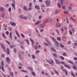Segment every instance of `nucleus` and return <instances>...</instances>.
Instances as JSON below:
<instances>
[{
	"instance_id": "26",
	"label": "nucleus",
	"mask_w": 77,
	"mask_h": 77,
	"mask_svg": "<svg viewBox=\"0 0 77 77\" xmlns=\"http://www.w3.org/2000/svg\"><path fill=\"white\" fill-rule=\"evenodd\" d=\"M71 75H72V76H73V77H75V75L74 73H73V72H71Z\"/></svg>"
},
{
	"instance_id": "21",
	"label": "nucleus",
	"mask_w": 77,
	"mask_h": 77,
	"mask_svg": "<svg viewBox=\"0 0 77 77\" xmlns=\"http://www.w3.org/2000/svg\"><path fill=\"white\" fill-rule=\"evenodd\" d=\"M7 52L8 54H9V49L8 48L7 49Z\"/></svg>"
},
{
	"instance_id": "45",
	"label": "nucleus",
	"mask_w": 77,
	"mask_h": 77,
	"mask_svg": "<svg viewBox=\"0 0 77 77\" xmlns=\"http://www.w3.org/2000/svg\"><path fill=\"white\" fill-rule=\"evenodd\" d=\"M73 69H75L76 70H77V68L75 66H73Z\"/></svg>"
},
{
	"instance_id": "36",
	"label": "nucleus",
	"mask_w": 77,
	"mask_h": 77,
	"mask_svg": "<svg viewBox=\"0 0 77 77\" xmlns=\"http://www.w3.org/2000/svg\"><path fill=\"white\" fill-rule=\"evenodd\" d=\"M64 12L65 14H68V12L67 11H64Z\"/></svg>"
},
{
	"instance_id": "41",
	"label": "nucleus",
	"mask_w": 77,
	"mask_h": 77,
	"mask_svg": "<svg viewBox=\"0 0 77 77\" xmlns=\"http://www.w3.org/2000/svg\"><path fill=\"white\" fill-rule=\"evenodd\" d=\"M27 18H28V17H24L23 16V19H24V20H27Z\"/></svg>"
},
{
	"instance_id": "15",
	"label": "nucleus",
	"mask_w": 77,
	"mask_h": 77,
	"mask_svg": "<svg viewBox=\"0 0 77 77\" xmlns=\"http://www.w3.org/2000/svg\"><path fill=\"white\" fill-rule=\"evenodd\" d=\"M68 9L69 11H72V8L71 7H69L68 8Z\"/></svg>"
},
{
	"instance_id": "59",
	"label": "nucleus",
	"mask_w": 77,
	"mask_h": 77,
	"mask_svg": "<svg viewBox=\"0 0 77 77\" xmlns=\"http://www.w3.org/2000/svg\"><path fill=\"white\" fill-rule=\"evenodd\" d=\"M45 66H48H48H49V65L48 64H45Z\"/></svg>"
},
{
	"instance_id": "42",
	"label": "nucleus",
	"mask_w": 77,
	"mask_h": 77,
	"mask_svg": "<svg viewBox=\"0 0 77 77\" xmlns=\"http://www.w3.org/2000/svg\"><path fill=\"white\" fill-rule=\"evenodd\" d=\"M68 62H69V63H72V64H73V62L69 60H68Z\"/></svg>"
},
{
	"instance_id": "20",
	"label": "nucleus",
	"mask_w": 77,
	"mask_h": 77,
	"mask_svg": "<svg viewBox=\"0 0 77 77\" xmlns=\"http://www.w3.org/2000/svg\"><path fill=\"white\" fill-rule=\"evenodd\" d=\"M57 41H61V39L59 37H57Z\"/></svg>"
},
{
	"instance_id": "6",
	"label": "nucleus",
	"mask_w": 77,
	"mask_h": 77,
	"mask_svg": "<svg viewBox=\"0 0 77 77\" xmlns=\"http://www.w3.org/2000/svg\"><path fill=\"white\" fill-rule=\"evenodd\" d=\"M45 3L46 4L47 6H48L50 5V1H45Z\"/></svg>"
},
{
	"instance_id": "53",
	"label": "nucleus",
	"mask_w": 77,
	"mask_h": 77,
	"mask_svg": "<svg viewBox=\"0 0 77 77\" xmlns=\"http://www.w3.org/2000/svg\"><path fill=\"white\" fill-rule=\"evenodd\" d=\"M53 56H54L56 57H57V55H56V54L54 53Z\"/></svg>"
},
{
	"instance_id": "34",
	"label": "nucleus",
	"mask_w": 77,
	"mask_h": 77,
	"mask_svg": "<svg viewBox=\"0 0 77 77\" xmlns=\"http://www.w3.org/2000/svg\"><path fill=\"white\" fill-rule=\"evenodd\" d=\"M63 55V56H66V55H67V54H66V53H64Z\"/></svg>"
},
{
	"instance_id": "7",
	"label": "nucleus",
	"mask_w": 77,
	"mask_h": 77,
	"mask_svg": "<svg viewBox=\"0 0 77 77\" xmlns=\"http://www.w3.org/2000/svg\"><path fill=\"white\" fill-rule=\"evenodd\" d=\"M13 4H12V7L15 10V1H14L13 0Z\"/></svg>"
},
{
	"instance_id": "9",
	"label": "nucleus",
	"mask_w": 77,
	"mask_h": 77,
	"mask_svg": "<svg viewBox=\"0 0 77 77\" xmlns=\"http://www.w3.org/2000/svg\"><path fill=\"white\" fill-rule=\"evenodd\" d=\"M10 24L11 26H16V23L13 22H10Z\"/></svg>"
},
{
	"instance_id": "52",
	"label": "nucleus",
	"mask_w": 77,
	"mask_h": 77,
	"mask_svg": "<svg viewBox=\"0 0 77 77\" xmlns=\"http://www.w3.org/2000/svg\"><path fill=\"white\" fill-rule=\"evenodd\" d=\"M20 17L21 18H22L23 19V18L24 17V16H23L22 15H20Z\"/></svg>"
},
{
	"instance_id": "48",
	"label": "nucleus",
	"mask_w": 77,
	"mask_h": 77,
	"mask_svg": "<svg viewBox=\"0 0 77 77\" xmlns=\"http://www.w3.org/2000/svg\"><path fill=\"white\" fill-rule=\"evenodd\" d=\"M71 30L73 33H74V28H72L71 29Z\"/></svg>"
},
{
	"instance_id": "60",
	"label": "nucleus",
	"mask_w": 77,
	"mask_h": 77,
	"mask_svg": "<svg viewBox=\"0 0 77 77\" xmlns=\"http://www.w3.org/2000/svg\"><path fill=\"white\" fill-rule=\"evenodd\" d=\"M10 47L11 48H14V46L12 45H11L10 46Z\"/></svg>"
},
{
	"instance_id": "37",
	"label": "nucleus",
	"mask_w": 77,
	"mask_h": 77,
	"mask_svg": "<svg viewBox=\"0 0 77 77\" xmlns=\"http://www.w3.org/2000/svg\"><path fill=\"white\" fill-rule=\"evenodd\" d=\"M28 69L30 70H31V71H33V69L31 67H28Z\"/></svg>"
},
{
	"instance_id": "29",
	"label": "nucleus",
	"mask_w": 77,
	"mask_h": 77,
	"mask_svg": "<svg viewBox=\"0 0 77 77\" xmlns=\"http://www.w3.org/2000/svg\"><path fill=\"white\" fill-rule=\"evenodd\" d=\"M41 22L40 21H38L37 22L35 23V25H38V24H39V23H40Z\"/></svg>"
},
{
	"instance_id": "38",
	"label": "nucleus",
	"mask_w": 77,
	"mask_h": 77,
	"mask_svg": "<svg viewBox=\"0 0 77 77\" xmlns=\"http://www.w3.org/2000/svg\"><path fill=\"white\" fill-rule=\"evenodd\" d=\"M64 72H65L66 75H68V72H67V71H66V70H64Z\"/></svg>"
},
{
	"instance_id": "22",
	"label": "nucleus",
	"mask_w": 77,
	"mask_h": 77,
	"mask_svg": "<svg viewBox=\"0 0 77 77\" xmlns=\"http://www.w3.org/2000/svg\"><path fill=\"white\" fill-rule=\"evenodd\" d=\"M51 50L52 51H54V52H56V51L55 49L52 47H51Z\"/></svg>"
},
{
	"instance_id": "56",
	"label": "nucleus",
	"mask_w": 77,
	"mask_h": 77,
	"mask_svg": "<svg viewBox=\"0 0 77 77\" xmlns=\"http://www.w3.org/2000/svg\"><path fill=\"white\" fill-rule=\"evenodd\" d=\"M69 33L70 35H72V32H71V31H70V30H69Z\"/></svg>"
},
{
	"instance_id": "57",
	"label": "nucleus",
	"mask_w": 77,
	"mask_h": 77,
	"mask_svg": "<svg viewBox=\"0 0 77 77\" xmlns=\"http://www.w3.org/2000/svg\"><path fill=\"white\" fill-rule=\"evenodd\" d=\"M55 13L56 14H57V13H59V11H58V10H56L55 11Z\"/></svg>"
},
{
	"instance_id": "1",
	"label": "nucleus",
	"mask_w": 77,
	"mask_h": 77,
	"mask_svg": "<svg viewBox=\"0 0 77 77\" xmlns=\"http://www.w3.org/2000/svg\"><path fill=\"white\" fill-rule=\"evenodd\" d=\"M65 1V0H60V3L59 4L58 3V4H57V5H58V8H60V5H62L63 4V2Z\"/></svg>"
},
{
	"instance_id": "2",
	"label": "nucleus",
	"mask_w": 77,
	"mask_h": 77,
	"mask_svg": "<svg viewBox=\"0 0 77 77\" xmlns=\"http://www.w3.org/2000/svg\"><path fill=\"white\" fill-rule=\"evenodd\" d=\"M60 63H61V64H64V66L66 67V68H69V69H70V68H71V67H70V66L66 65L65 63V62L63 61H61L60 62Z\"/></svg>"
},
{
	"instance_id": "19",
	"label": "nucleus",
	"mask_w": 77,
	"mask_h": 77,
	"mask_svg": "<svg viewBox=\"0 0 77 77\" xmlns=\"http://www.w3.org/2000/svg\"><path fill=\"white\" fill-rule=\"evenodd\" d=\"M3 7H0V11H2V12H3Z\"/></svg>"
},
{
	"instance_id": "10",
	"label": "nucleus",
	"mask_w": 77,
	"mask_h": 77,
	"mask_svg": "<svg viewBox=\"0 0 77 77\" xmlns=\"http://www.w3.org/2000/svg\"><path fill=\"white\" fill-rule=\"evenodd\" d=\"M1 45L2 47V48L4 51H6V50H5V46L2 44H1Z\"/></svg>"
},
{
	"instance_id": "35",
	"label": "nucleus",
	"mask_w": 77,
	"mask_h": 77,
	"mask_svg": "<svg viewBox=\"0 0 77 77\" xmlns=\"http://www.w3.org/2000/svg\"><path fill=\"white\" fill-rule=\"evenodd\" d=\"M47 62L49 63V64H50V65H52V63H51L50 62V61L49 60H47Z\"/></svg>"
},
{
	"instance_id": "14",
	"label": "nucleus",
	"mask_w": 77,
	"mask_h": 77,
	"mask_svg": "<svg viewBox=\"0 0 77 77\" xmlns=\"http://www.w3.org/2000/svg\"><path fill=\"white\" fill-rule=\"evenodd\" d=\"M2 18H6V16L5 15V14H3L1 16Z\"/></svg>"
},
{
	"instance_id": "61",
	"label": "nucleus",
	"mask_w": 77,
	"mask_h": 77,
	"mask_svg": "<svg viewBox=\"0 0 77 77\" xmlns=\"http://www.w3.org/2000/svg\"><path fill=\"white\" fill-rule=\"evenodd\" d=\"M14 39L15 40H17V37L16 36H15Z\"/></svg>"
},
{
	"instance_id": "47",
	"label": "nucleus",
	"mask_w": 77,
	"mask_h": 77,
	"mask_svg": "<svg viewBox=\"0 0 77 77\" xmlns=\"http://www.w3.org/2000/svg\"><path fill=\"white\" fill-rule=\"evenodd\" d=\"M5 33L8 35L9 34V32L8 31H7L5 32Z\"/></svg>"
},
{
	"instance_id": "28",
	"label": "nucleus",
	"mask_w": 77,
	"mask_h": 77,
	"mask_svg": "<svg viewBox=\"0 0 77 77\" xmlns=\"http://www.w3.org/2000/svg\"><path fill=\"white\" fill-rule=\"evenodd\" d=\"M10 75L11 77H14V74L13 73V72H11L10 73Z\"/></svg>"
},
{
	"instance_id": "18",
	"label": "nucleus",
	"mask_w": 77,
	"mask_h": 77,
	"mask_svg": "<svg viewBox=\"0 0 77 77\" xmlns=\"http://www.w3.org/2000/svg\"><path fill=\"white\" fill-rule=\"evenodd\" d=\"M6 60L7 62H9L10 61V59L8 57H7Z\"/></svg>"
},
{
	"instance_id": "51",
	"label": "nucleus",
	"mask_w": 77,
	"mask_h": 77,
	"mask_svg": "<svg viewBox=\"0 0 77 77\" xmlns=\"http://www.w3.org/2000/svg\"><path fill=\"white\" fill-rule=\"evenodd\" d=\"M66 20H67V23L68 24V23H69V21H68V18L66 17Z\"/></svg>"
},
{
	"instance_id": "17",
	"label": "nucleus",
	"mask_w": 77,
	"mask_h": 77,
	"mask_svg": "<svg viewBox=\"0 0 77 77\" xmlns=\"http://www.w3.org/2000/svg\"><path fill=\"white\" fill-rule=\"evenodd\" d=\"M9 37L10 39H11L12 40V32H10V33Z\"/></svg>"
},
{
	"instance_id": "5",
	"label": "nucleus",
	"mask_w": 77,
	"mask_h": 77,
	"mask_svg": "<svg viewBox=\"0 0 77 77\" xmlns=\"http://www.w3.org/2000/svg\"><path fill=\"white\" fill-rule=\"evenodd\" d=\"M53 20V19L52 18H49L46 20L45 21L47 23H50V22H52Z\"/></svg>"
},
{
	"instance_id": "40",
	"label": "nucleus",
	"mask_w": 77,
	"mask_h": 77,
	"mask_svg": "<svg viewBox=\"0 0 77 77\" xmlns=\"http://www.w3.org/2000/svg\"><path fill=\"white\" fill-rule=\"evenodd\" d=\"M38 47L37 46L35 45L34 47V49H35V50H36V49H37Z\"/></svg>"
},
{
	"instance_id": "33",
	"label": "nucleus",
	"mask_w": 77,
	"mask_h": 77,
	"mask_svg": "<svg viewBox=\"0 0 77 77\" xmlns=\"http://www.w3.org/2000/svg\"><path fill=\"white\" fill-rule=\"evenodd\" d=\"M2 36H3L4 38L6 39V36H5V33H3V34H2Z\"/></svg>"
},
{
	"instance_id": "58",
	"label": "nucleus",
	"mask_w": 77,
	"mask_h": 77,
	"mask_svg": "<svg viewBox=\"0 0 77 77\" xmlns=\"http://www.w3.org/2000/svg\"><path fill=\"white\" fill-rule=\"evenodd\" d=\"M28 9L29 11H30V10H31V9H32V8H31V7H28Z\"/></svg>"
},
{
	"instance_id": "62",
	"label": "nucleus",
	"mask_w": 77,
	"mask_h": 77,
	"mask_svg": "<svg viewBox=\"0 0 77 77\" xmlns=\"http://www.w3.org/2000/svg\"><path fill=\"white\" fill-rule=\"evenodd\" d=\"M2 75H3V76H4V77H6V75L2 73Z\"/></svg>"
},
{
	"instance_id": "27",
	"label": "nucleus",
	"mask_w": 77,
	"mask_h": 77,
	"mask_svg": "<svg viewBox=\"0 0 77 77\" xmlns=\"http://www.w3.org/2000/svg\"><path fill=\"white\" fill-rule=\"evenodd\" d=\"M31 74L32 75H33L34 76H35L36 75V74H35V73L34 72H32Z\"/></svg>"
},
{
	"instance_id": "11",
	"label": "nucleus",
	"mask_w": 77,
	"mask_h": 77,
	"mask_svg": "<svg viewBox=\"0 0 77 77\" xmlns=\"http://www.w3.org/2000/svg\"><path fill=\"white\" fill-rule=\"evenodd\" d=\"M45 41H46L47 42H48L49 45H51V43H50L49 41H48L47 38H46L45 39Z\"/></svg>"
},
{
	"instance_id": "54",
	"label": "nucleus",
	"mask_w": 77,
	"mask_h": 77,
	"mask_svg": "<svg viewBox=\"0 0 77 77\" xmlns=\"http://www.w3.org/2000/svg\"><path fill=\"white\" fill-rule=\"evenodd\" d=\"M56 31V32H57V34L58 35H59V31L57 29Z\"/></svg>"
},
{
	"instance_id": "39",
	"label": "nucleus",
	"mask_w": 77,
	"mask_h": 77,
	"mask_svg": "<svg viewBox=\"0 0 77 77\" xmlns=\"http://www.w3.org/2000/svg\"><path fill=\"white\" fill-rule=\"evenodd\" d=\"M32 4L31 3H30L29 5V7L31 8L32 7Z\"/></svg>"
},
{
	"instance_id": "31",
	"label": "nucleus",
	"mask_w": 77,
	"mask_h": 77,
	"mask_svg": "<svg viewBox=\"0 0 77 77\" xmlns=\"http://www.w3.org/2000/svg\"><path fill=\"white\" fill-rule=\"evenodd\" d=\"M30 40L31 42H32V43L33 44L34 43V42H33V40L31 39V38H30Z\"/></svg>"
},
{
	"instance_id": "25",
	"label": "nucleus",
	"mask_w": 77,
	"mask_h": 77,
	"mask_svg": "<svg viewBox=\"0 0 77 77\" xmlns=\"http://www.w3.org/2000/svg\"><path fill=\"white\" fill-rule=\"evenodd\" d=\"M55 61L56 62V63L57 64H60V62L59 61H57V60H55Z\"/></svg>"
},
{
	"instance_id": "8",
	"label": "nucleus",
	"mask_w": 77,
	"mask_h": 77,
	"mask_svg": "<svg viewBox=\"0 0 77 77\" xmlns=\"http://www.w3.org/2000/svg\"><path fill=\"white\" fill-rule=\"evenodd\" d=\"M1 63H2V69L3 71H4V68H3V66H4V64L3 63V61H2L1 62Z\"/></svg>"
},
{
	"instance_id": "50",
	"label": "nucleus",
	"mask_w": 77,
	"mask_h": 77,
	"mask_svg": "<svg viewBox=\"0 0 77 77\" xmlns=\"http://www.w3.org/2000/svg\"><path fill=\"white\" fill-rule=\"evenodd\" d=\"M23 9L25 11H27V8H26V7L25 6L24 7Z\"/></svg>"
},
{
	"instance_id": "3",
	"label": "nucleus",
	"mask_w": 77,
	"mask_h": 77,
	"mask_svg": "<svg viewBox=\"0 0 77 77\" xmlns=\"http://www.w3.org/2000/svg\"><path fill=\"white\" fill-rule=\"evenodd\" d=\"M51 39H52V40H53V41L54 42L55 41L56 46H57V47H59V44H58V43L57 42V41H56L55 39H54V38L51 37Z\"/></svg>"
},
{
	"instance_id": "55",
	"label": "nucleus",
	"mask_w": 77,
	"mask_h": 77,
	"mask_svg": "<svg viewBox=\"0 0 77 77\" xmlns=\"http://www.w3.org/2000/svg\"><path fill=\"white\" fill-rule=\"evenodd\" d=\"M41 18H42V16L40 15L39 17H38V18L40 20H41Z\"/></svg>"
},
{
	"instance_id": "12",
	"label": "nucleus",
	"mask_w": 77,
	"mask_h": 77,
	"mask_svg": "<svg viewBox=\"0 0 77 77\" xmlns=\"http://www.w3.org/2000/svg\"><path fill=\"white\" fill-rule=\"evenodd\" d=\"M35 8L36 9H37V10H39L40 9V8H39V6L38 5H36L35 6Z\"/></svg>"
},
{
	"instance_id": "49",
	"label": "nucleus",
	"mask_w": 77,
	"mask_h": 77,
	"mask_svg": "<svg viewBox=\"0 0 77 77\" xmlns=\"http://www.w3.org/2000/svg\"><path fill=\"white\" fill-rule=\"evenodd\" d=\"M44 45H45L46 46H48V44L47 43H44L43 44Z\"/></svg>"
},
{
	"instance_id": "44",
	"label": "nucleus",
	"mask_w": 77,
	"mask_h": 77,
	"mask_svg": "<svg viewBox=\"0 0 77 77\" xmlns=\"http://www.w3.org/2000/svg\"><path fill=\"white\" fill-rule=\"evenodd\" d=\"M32 56L33 59H35V56L33 55H32Z\"/></svg>"
},
{
	"instance_id": "64",
	"label": "nucleus",
	"mask_w": 77,
	"mask_h": 77,
	"mask_svg": "<svg viewBox=\"0 0 77 77\" xmlns=\"http://www.w3.org/2000/svg\"><path fill=\"white\" fill-rule=\"evenodd\" d=\"M77 45V43H74V45H75V46H76V45Z\"/></svg>"
},
{
	"instance_id": "16",
	"label": "nucleus",
	"mask_w": 77,
	"mask_h": 77,
	"mask_svg": "<svg viewBox=\"0 0 77 77\" xmlns=\"http://www.w3.org/2000/svg\"><path fill=\"white\" fill-rule=\"evenodd\" d=\"M70 19H71L72 20V21H74V22H75V21H76V20L74 19V18H73V17H70Z\"/></svg>"
},
{
	"instance_id": "43",
	"label": "nucleus",
	"mask_w": 77,
	"mask_h": 77,
	"mask_svg": "<svg viewBox=\"0 0 77 77\" xmlns=\"http://www.w3.org/2000/svg\"><path fill=\"white\" fill-rule=\"evenodd\" d=\"M26 41L27 43L28 44V45H29V40H27V39H26Z\"/></svg>"
},
{
	"instance_id": "46",
	"label": "nucleus",
	"mask_w": 77,
	"mask_h": 77,
	"mask_svg": "<svg viewBox=\"0 0 77 77\" xmlns=\"http://www.w3.org/2000/svg\"><path fill=\"white\" fill-rule=\"evenodd\" d=\"M54 72L55 73L57 74V75H59V73H58V72H57V71H56V70H55Z\"/></svg>"
},
{
	"instance_id": "30",
	"label": "nucleus",
	"mask_w": 77,
	"mask_h": 77,
	"mask_svg": "<svg viewBox=\"0 0 77 77\" xmlns=\"http://www.w3.org/2000/svg\"><path fill=\"white\" fill-rule=\"evenodd\" d=\"M60 58L61 59H62V60H64V58L62 56H60Z\"/></svg>"
},
{
	"instance_id": "23",
	"label": "nucleus",
	"mask_w": 77,
	"mask_h": 77,
	"mask_svg": "<svg viewBox=\"0 0 77 77\" xmlns=\"http://www.w3.org/2000/svg\"><path fill=\"white\" fill-rule=\"evenodd\" d=\"M60 46L61 48H63L64 47V46L62 44H60Z\"/></svg>"
},
{
	"instance_id": "24",
	"label": "nucleus",
	"mask_w": 77,
	"mask_h": 77,
	"mask_svg": "<svg viewBox=\"0 0 77 77\" xmlns=\"http://www.w3.org/2000/svg\"><path fill=\"white\" fill-rule=\"evenodd\" d=\"M21 37H22V38H24L25 37V35H23V33H21Z\"/></svg>"
},
{
	"instance_id": "32",
	"label": "nucleus",
	"mask_w": 77,
	"mask_h": 77,
	"mask_svg": "<svg viewBox=\"0 0 77 77\" xmlns=\"http://www.w3.org/2000/svg\"><path fill=\"white\" fill-rule=\"evenodd\" d=\"M5 42H6V43H7V44H8V45H10V42H8V41L7 40H6Z\"/></svg>"
},
{
	"instance_id": "13",
	"label": "nucleus",
	"mask_w": 77,
	"mask_h": 77,
	"mask_svg": "<svg viewBox=\"0 0 77 77\" xmlns=\"http://www.w3.org/2000/svg\"><path fill=\"white\" fill-rule=\"evenodd\" d=\"M61 25V24H60V23H58L56 24V26H57V27H60V26Z\"/></svg>"
},
{
	"instance_id": "4",
	"label": "nucleus",
	"mask_w": 77,
	"mask_h": 77,
	"mask_svg": "<svg viewBox=\"0 0 77 77\" xmlns=\"http://www.w3.org/2000/svg\"><path fill=\"white\" fill-rule=\"evenodd\" d=\"M45 26V23H43L38 26V27L40 29H41V28H43Z\"/></svg>"
},
{
	"instance_id": "63",
	"label": "nucleus",
	"mask_w": 77,
	"mask_h": 77,
	"mask_svg": "<svg viewBox=\"0 0 77 77\" xmlns=\"http://www.w3.org/2000/svg\"><path fill=\"white\" fill-rule=\"evenodd\" d=\"M63 41H65V38H64V37H63Z\"/></svg>"
}]
</instances>
